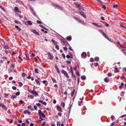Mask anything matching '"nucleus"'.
<instances>
[{"label":"nucleus","instance_id":"nucleus-1","mask_svg":"<svg viewBox=\"0 0 126 126\" xmlns=\"http://www.w3.org/2000/svg\"><path fill=\"white\" fill-rule=\"evenodd\" d=\"M62 73L67 78L69 77V76L67 73V72L63 70L61 71Z\"/></svg>","mask_w":126,"mask_h":126},{"label":"nucleus","instance_id":"nucleus-2","mask_svg":"<svg viewBox=\"0 0 126 126\" xmlns=\"http://www.w3.org/2000/svg\"><path fill=\"white\" fill-rule=\"evenodd\" d=\"M31 31L33 32L34 34L37 35H40L39 32H38L36 31L35 30L32 29L31 30Z\"/></svg>","mask_w":126,"mask_h":126},{"label":"nucleus","instance_id":"nucleus-3","mask_svg":"<svg viewBox=\"0 0 126 126\" xmlns=\"http://www.w3.org/2000/svg\"><path fill=\"white\" fill-rule=\"evenodd\" d=\"M0 106L2 107V108L5 110H7V108L6 106L2 104L1 103L0 104Z\"/></svg>","mask_w":126,"mask_h":126},{"label":"nucleus","instance_id":"nucleus-4","mask_svg":"<svg viewBox=\"0 0 126 126\" xmlns=\"http://www.w3.org/2000/svg\"><path fill=\"white\" fill-rule=\"evenodd\" d=\"M79 14L81 16L85 18H86V16L83 12L80 11H79Z\"/></svg>","mask_w":126,"mask_h":126},{"label":"nucleus","instance_id":"nucleus-5","mask_svg":"<svg viewBox=\"0 0 126 126\" xmlns=\"http://www.w3.org/2000/svg\"><path fill=\"white\" fill-rule=\"evenodd\" d=\"M48 56L49 59L51 60H52L53 58V57L52 55L50 53L48 52Z\"/></svg>","mask_w":126,"mask_h":126},{"label":"nucleus","instance_id":"nucleus-6","mask_svg":"<svg viewBox=\"0 0 126 126\" xmlns=\"http://www.w3.org/2000/svg\"><path fill=\"white\" fill-rule=\"evenodd\" d=\"M63 44L65 45L67 47L68 46H69V45L68 43L65 40L64 41H63Z\"/></svg>","mask_w":126,"mask_h":126},{"label":"nucleus","instance_id":"nucleus-7","mask_svg":"<svg viewBox=\"0 0 126 126\" xmlns=\"http://www.w3.org/2000/svg\"><path fill=\"white\" fill-rule=\"evenodd\" d=\"M31 10L32 13L33 14V15L35 16H36V14L34 10L32 8H31Z\"/></svg>","mask_w":126,"mask_h":126},{"label":"nucleus","instance_id":"nucleus-8","mask_svg":"<svg viewBox=\"0 0 126 126\" xmlns=\"http://www.w3.org/2000/svg\"><path fill=\"white\" fill-rule=\"evenodd\" d=\"M102 32V34L103 35V36L106 39H108L109 38V37L107 36L105 33L103 31H102L101 30Z\"/></svg>","mask_w":126,"mask_h":126},{"label":"nucleus","instance_id":"nucleus-9","mask_svg":"<svg viewBox=\"0 0 126 126\" xmlns=\"http://www.w3.org/2000/svg\"><path fill=\"white\" fill-rule=\"evenodd\" d=\"M93 24L94 25L96 26L97 27H99V28H101L102 27V26L99 25H98V24L97 23H93Z\"/></svg>","mask_w":126,"mask_h":126},{"label":"nucleus","instance_id":"nucleus-10","mask_svg":"<svg viewBox=\"0 0 126 126\" xmlns=\"http://www.w3.org/2000/svg\"><path fill=\"white\" fill-rule=\"evenodd\" d=\"M32 94H34L35 96H38V94L36 92V91L35 90H33V91L32 92Z\"/></svg>","mask_w":126,"mask_h":126},{"label":"nucleus","instance_id":"nucleus-11","mask_svg":"<svg viewBox=\"0 0 126 126\" xmlns=\"http://www.w3.org/2000/svg\"><path fill=\"white\" fill-rule=\"evenodd\" d=\"M70 67V70L69 71V72H71V74H73V68L71 65H70L69 66Z\"/></svg>","mask_w":126,"mask_h":126},{"label":"nucleus","instance_id":"nucleus-12","mask_svg":"<svg viewBox=\"0 0 126 126\" xmlns=\"http://www.w3.org/2000/svg\"><path fill=\"white\" fill-rule=\"evenodd\" d=\"M25 54L26 58L27 59V60H28L29 59V55L26 52L25 53Z\"/></svg>","mask_w":126,"mask_h":126},{"label":"nucleus","instance_id":"nucleus-13","mask_svg":"<svg viewBox=\"0 0 126 126\" xmlns=\"http://www.w3.org/2000/svg\"><path fill=\"white\" fill-rule=\"evenodd\" d=\"M23 113L24 114H26L27 113L28 115H30V112L26 110H24L23 112Z\"/></svg>","mask_w":126,"mask_h":126},{"label":"nucleus","instance_id":"nucleus-14","mask_svg":"<svg viewBox=\"0 0 126 126\" xmlns=\"http://www.w3.org/2000/svg\"><path fill=\"white\" fill-rule=\"evenodd\" d=\"M86 53L85 52H83L81 54V56H83L84 57H85L86 56Z\"/></svg>","mask_w":126,"mask_h":126},{"label":"nucleus","instance_id":"nucleus-15","mask_svg":"<svg viewBox=\"0 0 126 126\" xmlns=\"http://www.w3.org/2000/svg\"><path fill=\"white\" fill-rule=\"evenodd\" d=\"M57 109L58 110L60 111L61 110V107L58 106H57Z\"/></svg>","mask_w":126,"mask_h":126},{"label":"nucleus","instance_id":"nucleus-16","mask_svg":"<svg viewBox=\"0 0 126 126\" xmlns=\"http://www.w3.org/2000/svg\"><path fill=\"white\" fill-rule=\"evenodd\" d=\"M120 26L122 27L124 31H125V30H126V27H125L124 26H123L122 25H121Z\"/></svg>","mask_w":126,"mask_h":126},{"label":"nucleus","instance_id":"nucleus-17","mask_svg":"<svg viewBox=\"0 0 126 126\" xmlns=\"http://www.w3.org/2000/svg\"><path fill=\"white\" fill-rule=\"evenodd\" d=\"M51 41L54 43L55 45H57V42L56 41H55L53 39H52L51 40Z\"/></svg>","mask_w":126,"mask_h":126},{"label":"nucleus","instance_id":"nucleus-18","mask_svg":"<svg viewBox=\"0 0 126 126\" xmlns=\"http://www.w3.org/2000/svg\"><path fill=\"white\" fill-rule=\"evenodd\" d=\"M81 78L82 79L84 80L86 79V76H81Z\"/></svg>","mask_w":126,"mask_h":126},{"label":"nucleus","instance_id":"nucleus-19","mask_svg":"<svg viewBox=\"0 0 126 126\" xmlns=\"http://www.w3.org/2000/svg\"><path fill=\"white\" fill-rule=\"evenodd\" d=\"M27 22L29 25H32V23L30 21H28Z\"/></svg>","mask_w":126,"mask_h":126},{"label":"nucleus","instance_id":"nucleus-20","mask_svg":"<svg viewBox=\"0 0 126 126\" xmlns=\"http://www.w3.org/2000/svg\"><path fill=\"white\" fill-rule=\"evenodd\" d=\"M75 92V90L74 89H73L71 93V96L72 97L74 93Z\"/></svg>","mask_w":126,"mask_h":126},{"label":"nucleus","instance_id":"nucleus-21","mask_svg":"<svg viewBox=\"0 0 126 126\" xmlns=\"http://www.w3.org/2000/svg\"><path fill=\"white\" fill-rule=\"evenodd\" d=\"M71 37L68 36L66 38V39L68 40H69V41H70L71 40Z\"/></svg>","mask_w":126,"mask_h":126},{"label":"nucleus","instance_id":"nucleus-22","mask_svg":"<svg viewBox=\"0 0 126 126\" xmlns=\"http://www.w3.org/2000/svg\"><path fill=\"white\" fill-rule=\"evenodd\" d=\"M15 27L17 29L19 32L21 30V28H19L18 26L16 25Z\"/></svg>","mask_w":126,"mask_h":126},{"label":"nucleus","instance_id":"nucleus-23","mask_svg":"<svg viewBox=\"0 0 126 126\" xmlns=\"http://www.w3.org/2000/svg\"><path fill=\"white\" fill-rule=\"evenodd\" d=\"M39 26L42 28H43L45 30H46L47 29L45 27H44L43 25H40Z\"/></svg>","mask_w":126,"mask_h":126},{"label":"nucleus","instance_id":"nucleus-24","mask_svg":"<svg viewBox=\"0 0 126 126\" xmlns=\"http://www.w3.org/2000/svg\"><path fill=\"white\" fill-rule=\"evenodd\" d=\"M16 96L15 95H13L11 96V98L12 99L14 100V99L16 98Z\"/></svg>","mask_w":126,"mask_h":126},{"label":"nucleus","instance_id":"nucleus-25","mask_svg":"<svg viewBox=\"0 0 126 126\" xmlns=\"http://www.w3.org/2000/svg\"><path fill=\"white\" fill-rule=\"evenodd\" d=\"M124 84L123 83H121V86H119V87L120 89H121L124 86Z\"/></svg>","mask_w":126,"mask_h":126},{"label":"nucleus","instance_id":"nucleus-26","mask_svg":"<svg viewBox=\"0 0 126 126\" xmlns=\"http://www.w3.org/2000/svg\"><path fill=\"white\" fill-rule=\"evenodd\" d=\"M72 106V104H71L70 105V106L68 107V109H69V112H70L71 107Z\"/></svg>","mask_w":126,"mask_h":126},{"label":"nucleus","instance_id":"nucleus-27","mask_svg":"<svg viewBox=\"0 0 126 126\" xmlns=\"http://www.w3.org/2000/svg\"><path fill=\"white\" fill-rule=\"evenodd\" d=\"M74 17L75 19L77 21H79L80 19H79V18H77L75 16H74Z\"/></svg>","mask_w":126,"mask_h":126},{"label":"nucleus","instance_id":"nucleus-28","mask_svg":"<svg viewBox=\"0 0 126 126\" xmlns=\"http://www.w3.org/2000/svg\"><path fill=\"white\" fill-rule=\"evenodd\" d=\"M51 78L52 81L54 82L55 83H57V81L55 79L53 78L52 77H51Z\"/></svg>","mask_w":126,"mask_h":126},{"label":"nucleus","instance_id":"nucleus-29","mask_svg":"<svg viewBox=\"0 0 126 126\" xmlns=\"http://www.w3.org/2000/svg\"><path fill=\"white\" fill-rule=\"evenodd\" d=\"M46 80H43V81L42 82H43V83H44V84H45V86H47V84H48V83H46Z\"/></svg>","mask_w":126,"mask_h":126},{"label":"nucleus","instance_id":"nucleus-30","mask_svg":"<svg viewBox=\"0 0 126 126\" xmlns=\"http://www.w3.org/2000/svg\"><path fill=\"white\" fill-rule=\"evenodd\" d=\"M0 8L1 9L3 10L5 12L6 11L4 8L1 6L0 5Z\"/></svg>","mask_w":126,"mask_h":126},{"label":"nucleus","instance_id":"nucleus-31","mask_svg":"<svg viewBox=\"0 0 126 126\" xmlns=\"http://www.w3.org/2000/svg\"><path fill=\"white\" fill-rule=\"evenodd\" d=\"M35 81L36 82V83L39 85H40V83L39 82V81L37 79H35Z\"/></svg>","mask_w":126,"mask_h":126},{"label":"nucleus","instance_id":"nucleus-32","mask_svg":"<svg viewBox=\"0 0 126 126\" xmlns=\"http://www.w3.org/2000/svg\"><path fill=\"white\" fill-rule=\"evenodd\" d=\"M99 60V58L98 57H96L94 59V60L96 61H98Z\"/></svg>","mask_w":126,"mask_h":126},{"label":"nucleus","instance_id":"nucleus-33","mask_svg":"<svg viewBox=\"0 0 126 126\" xmlns=\"http://www.w3.org/2000/svg\"><path fill=\"white\" fill-rule=\"evenodd\" d=\"M34 72L36 73H39L38 70L36 68L35 69Z\"/></svg>","mask_w":126,"mask_h":126},{"label":"nucleus","instance_id":"nucleus-34","mask_svg":"<svg viewBox=\"0 0 126 126\" xmlns=\"http://www.w3.org/2000/svg\"><path fill=\"white\" fill-rule=\"evenodd\" d=\"M38 114L39 116H41V114L42 113V111L41 110H38Z\"/></svg>","mask_w":126,"mask_h":126},{"label":"nucleus","instance_id":"nucleus-35","mask_svg":"<svg viewBox=\"0 0 126 126\" xmlns=\"http://www.w3.org/2000/svg\"><path fill=\"white\" fill-rule=\"evenodd\" d=\"M115 72L116 73H117L119 72V70H118V68L117 67H115Z\"/></svg>","mask_w":126,"mask_h":126},{"label":"nucleus","instance_id":"nucleus-36","mask_svg":"<svg viewBox=\"0 0 126 126\" xmlns=\"http://www.w3.org/2000/svg\"><path fill=\"white\" fill-rule=\"evenodd\" d=\"M41 117H43V118H45V116L44 114L43 113H42L41 114Z\"/></svg>","mask_w":126,"mask_h":126},{"label":"nucleus","instance_id":"nucleus-37","mask_svg":"<svg viewBox=\"0 0 126 126\" xmlns=\"http://www.w3.org/2000/svg\"><path fill=\"white\" fill-rule=\"evenodd\" d=\"M80 23L82 24H84V22H83V20H82L81 19H80L79 21Z\"/></svg>","mask_w":126,"mask_h":126},{"label":"nucleus","instance_id":"nucleus-38","mask_svg":"<svg viewBox=\"0 0 126 126\" xmlns=\"http://www.w3.org/2000/svg\"><path fill=\"white\" fill-rule=\"evenodd\" d=\"M32 107L30 106H28V108L29 109H30L31 110H32V111L33 110V109L32 108H31Z\"/></svg>","mask_w":126,"mask_h":126},{"label":"nucleus","instance_id":"nucleus-39","mask_svg":"<svg viewBox=\"0 0 126 126\" xmlns=\"http://www.w3.org/2000/svg\"><path fill=\"white\" fill-rule=\"evenodd\" d=\"M15 22L17 24H21L20 22L18 21L17 20H15Z\"/></svg>","mask_w":126,"mask_h":126},{"label":"nucleus","instance_id":"nucleus-40","mask_svg":"<svg viewBox=\"0 0 126 126\" xmlns=\"http://www.w3.org/2000/svg\"><path fill=\"white\" fill-rule=\"evenodd\" d=\"M104 81L105 82H108V80L107 79V78H105L104 79Z\"/></svg>","mask_w":126,"mask_h":126},{"label":"nucleus","instance_id":"nucleus-41","mask_svg":"<svg viewBox=\"0 0 126 126\" xmlns=\"http://www.w3.org/2000/svg\"><path fill=\"white\" fill-rule=\"evenodd\" d=\"M113 8H116L118 7V5L117 4H115L113 5Z\"/></svg>","mask_w":126,"mask_h":126},{"label":"nucleus","instance_id":"nucleus-42","mask_svg":"<svg viewBox=\"0 0 126 126\" xmlns=\"http://www.w3.org/2000/svg\"><path fill=\"white\" fill-rule=\"evenodd\" d=\"M75 5L78 8H79V7L80 6L79 4L78 3H76L75 4Z\"/></svg>","mask_w":126,"mask_h":126},{"label":"nucleus","instance_id":"nucleus-43","mask_svg":"<svg viewBox=\"0 0 126 126\" xmlns=\"http://www.w3.org/2000/svg\"><path fill=\"white\" fill-rule=\"evenodd\" d=\"M14 10L15 11H17L18 10V9L17 7H15Z\"/></svg>","mask_w":126,"mask_h":126},{"label":"nucleus","instance_id":"nucleus-44","mask_svg":"<svg viewBox=\"0 0 126 126\" xmlns=\"http://www.w3.org/2000/svg\"><path fill=\"white\" fill-rule=\"evenodd\" d=\"M45 121H44L43 122L42 124L41 125L42 126H45Z\"/></svg>","mask_w":126,"mask_h":126},{"label":"nucleus","instance_id":"nucleus-45","mask_svg":"<svg viewBox=\"0 0 126 126\" xmlns=\"http://www.w3.org/2000/svg\"><path fill=\"white\" fill-rule=\"evenodd\" d=\"M112 75V74L111 73H109L108 74V76L109 77H111Z\"/></svg>","mask_w":126,"mask_h":126},{"label":"nucleus","instance_id":"nucleus-46","mask_svg":"<svg viewBox=\"0 0 126 126\" xmlns=\"http://www.w3.org/2000/svg\"><path fill=\"white\" fill-rule=\"evenodd\" d=\"M19 83V86L20 87H21L23 85V84L21 82H18Z\"/></svg>","mask_w":126,"mask_h":126},{"label":"nucleus","instance_id":"nucleus-47","mask_svg":"<svg viewBox=\"0 0 126 126\" xmlns=\"http://www.w3.org/2000/svg\"><path fill=\"white\" fill-rule=\"evenodd\" d=\"M20 92H18L16 94V95L18 96L20 94Z\"/></svg>","mask_w":126,"mask_h":126},{"label":"nucleus","instance_id":"nucleus-48","mask_svg":"<svg viewBox=\"0 0 126 126\" xmlns=\"http://www.w3.org/2000/svg\"><path fill=\"white\" fill-rule=\"evenodd\" d=\"M63 49H64V50L65 51H67V48L66 47H63Z\"/></svg>","mask_w":126,"mask_h":126},{"label":"nucleus","instance_id":"nucleus-49","mask_svg":"<svg viewBox=\"0 0 126 126\" xmlns=\"http://www.w3.org/2000/svg\"><path fill=\"white\" fill-rule=\"evenodd\" d=\"M102 8L104 9L105 10H106V7L104 5H102Z\"/></svg>","mask_w":126,"mask_h":126},{"label":"nucleus","instance_id":"nucleus-50","mask_svg":"<svg viewBox=\"0 0 126 126\" xmlns=\"http://www.w3.org/2000/svg\"><path fill=\"white\" fill-rule=\"evenodd\" d=\"M76 74L78 76H80L79 72L77 71H76Z\"/></svg>","mask_w":126,"mask_h":126},{"label":"nucleus","instance_id":"nucleus-51","mask_svg":"<svg viewBox=\"0 0 126 126\" xmlns=\"http://www.w3.org/2000/svg\"><path fill=\"white\" fill-rule=\"evenodd\" d=\"M60 123L57 121V126H60Z\"/></svg>","mask_w":126,"mask_h":126},{"label":"nucleus","instance_id":"nucleus-52","mask_svg":"<svg viewBox=\"0 0 126 126\" xmlns=\"http://www.w3.org/2000/svg\"><path fill=\"white\" fill-rule=\"evenodd\" d=\"M25 75L26 74L24 73H23L22 74V76L23 77H24Z\"/></svg>","mask_w":126,"mask_h":126},{"label":"nucleus","instance_id":"nucleus-53","mask_svg":"<svg viewBox=\"0 0 126 126\" xmlns=\"http://www.w3.org/2000/svg\"><path fill=\"white\" fill-rule=\"evenodd\" d=\"M83 8V7L82 6H80L79 7V9L80 10V11H81V10L82 9V8Z\"/></svg>","mask_w":126,"mask_h":126},{"label":"nucleus","instance_id":"nucleus-54","mask_svg":"<svg viewBox=\"0 0 126 126\" xmlns=\"http://www.w3.org/2000/svg\"><path fill=\"white\" fill-rule=\"evenodd\" d=\"M62 106L64 108L65 104L64 102H63L61 103Z\"/></svg>","mask_w":126,"mask_h":126},{"label":"nucleus","instance_id":"nucleus-55","mask_svg":"<svg viewBox=\"0 0 126 126\" xmlns=\"http://www.w3.org/2000/svg\"><path fill=\"white\" fill-rule=\"evenodd\" d=\"M114 116H111V120L112 121H113L114 119Z\"/></svg>","mask_w":126,"mask_h":126},{"label":"nucleus","instance_id":"nucleus-56","mask_svg":"<svg viewBox=\"0 0 126 126\" xmlns=\"http://www.w3.org/2000/svg\"><path fill=\"white\" fill-rule=\"evenodd\" d=\"M9 94L5 93L4 94V95L5 96V97H7L9 95Z\"/></svg>","mask_w":126,"mask_h":126},{"label":"nucleus","instance_id":"nucleus-57","mask_svg":"<svg viewBox=\"0 0 126 126\" xmlns=\"http://www.w3.org/2000/svg\"><path fill=\"white\" fill-rule=\"evenodd\" d=\"M69 54L70 55V58H72L73 57V55L72 54H70V53H69Z\"/></svg>","mask_w":126,"mask_h":126},{"label":"nucleus","instance_id":"nucleus-58","mask_svg":"<svg viewBox=\"0 0 126 126\" xmlns=\"http://www.w3.org/2000/svg\"><path fill=\"white\" fill-rule=\"evenodd\" d=\"M90 61L91 62H93L94 61L93 58H91L90 59Z\"/></svg>","mask_w":126,"mask_h":126},{"label":"nucleus","instance_id":"nucleus-59","mask_svg":"<svg viewBox=\"0 0 126 126\" xmlns=\"http://www.w3.org/2000/svg\"><path fill=\"white\" fill-rule=\"evenodd\" d=\"M37 22L39 24H41L42 23L41 22V21H40L38 20H37Z\"/></svg>","mask_w":126,"mask_h":126},{"label":"nucleus","instance_id":"nucleus-60","mask_svg":"<svg viewBox=\"0 0 126 126\" xmlns=\"http://www.w3.org/2000/svg\"><path fill=\"white\" fill-rule=\"evenodd\" d=\"M45 98V97L43 95H42L41 97V99H44Z\"/></svg>","mask_w":126,"mask_h":126},{"label":"nucleus","instance_id":"nucleus-61","mask_svg":"<svg viewBox=\"0 0 126 126\" xmlns=\"http://www.w3.org/2000/svg\"><path fill=\"white\" fill-rule=\"evenodd\" d=\"M83 102L82 101H80L78 105L79 106H80L81 105V104Z\"/></svg>","mask_w":126,"mask_h":126},{"label":"nucleus","instance_id":"nucleus-62","mask_svg":"<svg viewBox=\"0 0 126 126\" xmlns=\"http://www.w3.org/2000/svg\"><path fill=\"white\" fill-rule=\"evenodd\" d=\"M12 88L14 90H16V88L15 86H13L12 87Z\"/></svg>","mask_w":126,"mask_h":126},{"label":"nucleus","instance_id":"nucleus-63","mask_svg":"<svg viewBox=\"0 0 126 126\" xmlns=\"http://www.w3.org/2000/svg\"><path fill=\"white\" fill-rule=\"evenodd\" d=\"M36 105L38 107H39L41 106V104L39 103L36 104Z\"/></svg>","mask_w":126,"mask_h":126},{"label":"nucleus","instance_id":"nucleus-64","mask_svg":"<svg viewBox=\"0 0 126 126\" xmlns=\"http://www.w3.org/2000/svg\"><path fill=\"white\" fill-rule=\"evenodd\" d=\"M62 55L63 56V58L64 59H65V54H63V53H62Z\"/></svg>","mask_w":126,"mask_h":126}]
</instances>
